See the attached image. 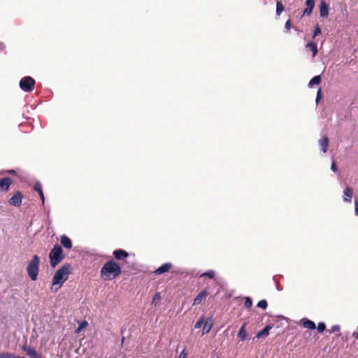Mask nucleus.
Wrapping results in <instances>:
<instances>
[{
    "label": "nucleus",
    "mask_w": 358,
    "mask_h": 358,
    "mask_svg": "<svg viewBox=\"0 0 358 358\" xmlns=\"http://www.w3.org/2000/svg\"><path fill=\"white\" fill-rule=\"evenodd\" d=\"M121 273V266L112 259L103 264L100 271V275L103 280H112L117 278Z\"/></svg>",
    "instance_id": "f257e3e1"
},
{
    "label": "nucleus",
    "mask_w": 358,
    "mask_h": 358,
    "mask_svg": "<svg viewBox=\"0 0 358 358\" xmlns=\"http://www.w3.org/2000/svg\"><path fill=\"white\" fill-rule=\"evenodd\" d=\"M71 266L69 264H64L59 269H58L53 278L51 286V290L57 292V289L67 280L69 275L70 274Z\"/></svg>",
    "instance_id": "f03ea898"
},
{
    "label": "nucleus",
    "mask_w": 358,
    "mask_h": 358,
    "mask_svg": "<svg viewBox=\"0 0 358 358\" xmlns=\"http://www.w3.org/2000/svg\"><path fill=\"white\" fill-rule=\"evenodd\" d=\"M50 262L52 267H55L64 258L63 250L61 245H55L49 254Z\"/></svg>",
    "instance_id": "7ed1b4c3"
},
{
    "label": "nucleus",
    "mask_w": 358,
    "mask_h": 358,
    "mask_svg": "<svg viewBox=\"0 0 358 358\" xmlns=\"http://www.w3.org/2000/svg\"><path fill=\"white\" fill-rule=\"evenodd\" d=\"M40 257L38 255H34L29 263L27 271L29 277L31 280H36L39 272Z\"/></svg>",
    "instance_id": "20e7f679"
},
{
    "label": "nucleus",
    "mask_w": 358,
    "mask_h": 358,
    "mask_svg": "<svg viewBox=\"0 0 358 358\" xmlns=\"http://www.w3.org/2000/svg\"><path fill=\"white\" fill-rule=\"evenodd\" d=\"M35 80L31 76H25L20 81V88L26 92H32L35 86Z\"/></svg>",
    "instance_id": "39448f33"
},
{
    "label": "nucleus",
    "mask_w": 358,
    "mask_h": 358,
    "mask_svg": "<svg viewBox=\"0 0 358 358\" xmlns=\"http://www.w3.org/2000/svg\"><path fill=\"white\" fill-rule=\"evenodd\" d=\"M23 194L21 192L17 191L14 193L13 196L8 200L10 205L15 207H20L22 204Z\"/></svg>",
    "instance_id": "423d86ee"
},
{
    "label": "nucleus",
    "mask_w": 358,
    "mask_h": 358,
    "mask_svg": "<svg viewBox=\"0 0 358 358\" xmlns=\"http://www.w3.org/2000/svg\"><path fill=\"white\" fill-rule=\"evenodd\" d=\"M13 182V180L9 177L0 179V192L8 191Z\"/></svg>",
    "instance_id": "0eeeda50"
},
{
    "label": "nucleus",
    "mask_w": 358,
    "mask_h": 358,
    "mask_svg": "<svg viewBox=\"0 0 358 358\" xmlns=\"http://www.w3.org/2000/svg\"><path fill=\"white\" fill-rule=\"evenodd\" d=\"M173 267V264L170 262L165 263L156 269L154 273L156 275H160L169 272Z\"/></svg>",
    "instance_id": "6e6552de"
},
{
    "label": "nucleus",
    "mask_w": 358,
    "mask_h": 358,
    "mask_svg": "<svg viewBox=\"0 0 358 358\" xmlns=\"http://www.w3.org/2000/svg\"><path fill=\"white\" fill-rule=\"evenodd\" d=\"M320 14L322 17H327L329 15V5L324 0L320 3Z\"/></svg>",
    "instance_id": "1a4fd4ad"
},
{
    "label": "nucleus",
    "mask_w": 358,
    "mask_h": 358,
    "mask_svg": "<svg viewBox=\"0 0 358 358\" xmlns=\"http://www.w3.org/2000/svg\"><path fill=\"white\" fill-rule=\"evenodd\" d=\"M319 145L321 148V150L324 154L327 152L329 147V140L327 136H324L321 139L318 141Z\"/></svg>",
    "instance_id": "9d476101"
},
{
    "label": "nucleus",
    "mask_w": 358,
    "mask_h": 358,
    "mask_svg": "<svg viewBox=\"0 0 358 358\" xmlns=\"http://www.w3.org/2000/svg\"><path fill=\"white\" fill-rule=\"evenodd\" d=\"M113 254L117 260H123L129 255L127 251L122 249L115 250Z\"/></svg>",
    "instance_id": "9b49d317"
},
{
    "label": "nucleus",
    "mask_w": 358,
    "mask_h": 358,
    "mask_svg": "<svg viewBox=\"0 0 358 358\" xmlns=\"http://www.w3.org/2000/svg\"><path fill=\"white\" fill-rule=\"evenodd\" d=\"M353 196V189L352 187L348 186L343 192V201L347 203H350Z\"/></svg>",
    "instance_id": "f8f14e48"
},
{
    "label": "nucleus",
    "mask_w": 358,
    "mask_h": 358,
    "mask_svg": "<svg viewBox=\"0 0 358 358\" xmlns=\"http://www.w3.org/2000/svg\"><path fill=\"white\" fill-rule=\"evenodd\" d=\"M209 292L206 289L202 290L199 294L194 298L193 305H199L201 303L202 300L204 299Z\"/></svg>",
    "instance_id": "ddd939ff"
},
{
    "label": "nucleus",
    "mask_w": 358,
    "mask_h": 358,
    "mask_svg": "<svg viewBox=\"0 0 358 358\" xmlns=\"http://www.w3.org/2000/svg\"><path fill=\"white\" fill-rule=\"evenodd\" d=\"M272 328V326L270 324L266 325L262 331H259L256 336L254 338H266L269 334V331Z\"/></svg>",
    "instance_id": "4468645a"
},
{
    "label": "nucleus",
    "mask_w": 358,
    "mask_h": 358,
    "mask_svg": "<svg viewBox=\"0 0 358 358\" xmlns=\"http://www.w3.org/2000/svg\"><path fill=\"white\" fill-rule=\"evenodd\" d=\"M306 8L303 11L304 15H309L312 13L315 6V0H306Z\"/></svg>",
    "instance_id": "2eb2a0df"
},
{
    "label": "nucleus",
    "mask_w": 358,
    "mask_h": 358,
    "mask_svg": "<svg viewBox=\"0 0 358 358\" xmlns=\"http://www.w3.org/2000/svg\"><path fill=\"white\" fill-rule=\"evenodd\" d=\"M301 323L302 324L303 327L306 329L313 330L316 328L315 322L307 318H303L301 320Z\"/></svg>",
    "instance_id": "dca6fc26"
},
{
    "label": "nucleus",
    "mask_w": 358,
    "mask_h": 358,
    "mask_svg": "<svg viewBox=\"0 0 358 358\" xmlns=\"http://www.w3.org/2000/svg\"><path fill=\"white\" fill-rule=\"evenodd\" d=\"M213 325V322L211 318L204 320L202 333L206 334L210 332Z\"/></svg>",
    "instance_id": "f3484780"
},
{
    "label": "nucleus",
    "mask_w": 358,
    "mask_h": 358,
    "mask_svg": "<svg viewBox=\"0 0 358 358\" xmlns=\"http://www.w3.org/2000/svg\"><path fill=\"white\" fill-rule=\"evenodd\" d=\"M247 336H248V333L246 331V323H244L241 326V327L238 333V337L241 341H245Z\"/></svg>",
    "instance_id": "a211bd4d"
},
{
    "label": "nucleus",
    "mask_w": 358,
    "mask_h": 358,
    "mask_svg": "<svg viewBox=\"0 0 358 358\" xmlns=\"http://www.w3.org/2000/svg\"><path fill=\"white\" fill-rule=\"evenodd\" d=\"M61 243L66 249H71L72 248V241L66 235L61 236Z\"/></svg>",
    "instance_id": "6ab92c4d"
},
{
    "label": "nucleus",
    "mask_w": 358,
    "mask_h": 358,
    "mask_svg": "<svg viewBox=\"0 0 358 358\" xmlns=\"http://www.w3.org/2000/svg\"><path fill=\"white\" fill-rule=\"evenodd\" d=\"M306 47L312 52L313 57H315L318 52L317 44L315 42L311 41L308 43Z\"/></svg>",
    "instance_id": "aec40b11"
},
{
    "label": "nucleus",
    "mask_w": 358,
    "mask_h": 358,
    "mask_svg": "<svg viewBox=\"0 0 358 358\" xmlns=\"http://www.w3.org/2000/svg\"><path fill=\"white\" fill-rule=\"evenodd\" d=\"M34 189L35 191H36L38 193V194H39V196L41 197V201H42V202L43 203L45 199H44V194H43V190H42L41 185L40 183H38V182L36 183L34 187Z\"/></svg>",
    "instance_id": "412c9836"
},
{
    "label": "nucleus",
    "mask_w": 358,
    "mask_h": 358,
    "mask_svg": "<svg viewBox=\"0 0 358 358\" xmlns=\"http://www.w3.org/2000/svg\"><path fill=\"white\" fill-rule=\"evenodd\" d=\"M321 76H315L309 82L308 86L312 87L314 85H319L321 83Z\"/></svg>",
    "instance_id": "4be33fe9"
},
{
    "label": "nucleus",
    "mask_w": 358,
    "mask_h": 358,
    "mask_svg": "<svg viewBox=\"0 0 358 358\" xmlns=\"http://www.w3.org/2000/svg\"><path fill=\"white\" fill-rule=\"evenodd\" d=\"M23 349L24 350L27 351V354L31 358H36L38 356L37 352L34 348H29L27 349L26 348H24Z\"/></svg>",
    "instance_id": "5701e85b"
},
{
    "label": "nucleus",
    "mask_w": 358,
    "mask_h": 358,
    "mask_svg": "<svg viewBox=\"0 0 358 358\" xmlns=\"http://www.w3.org/2000/svg\"><path fill=\"white\" fill-rule=\"evenodd\" d=\"M0 358H25L24 357H15L10 352H1L0 353Z\"/></svg>",
    "instance_id": "b1692460"
},
{
    "label": "nucleus",
    "mask_w": 358,
    "mask_h": 358,
    "mask_svg": "<svg viewBox=\"0 0 358 358\" xmlns=\"http://www.w3.org/2000/svg\"><path fill=\"white\" fill-rule=\"evenodd\" d=\"M283 10L284 6L282 3L280 1H278L276 2V15L279 16Z\"/></svg>",
    "instance_id": "393cba45"
},
{
    "label": "nucleus",
    "mask_w": 358,
    "mask_h": 358,
    "mask_svg": "<svg viewBox=\"0 0 358 358\" xmlns=\"http://www.w3.org/2000/svg\"><path fill=\"white\" fill-rule=\"evenodd\" d=\"M200 277H208L210 279H213L215 277V271L213 270H209L203 273H202Z\"/></svg>",
    "instance_id": "a878e982"
},
{
    "label": "nucleus",
    "mask_w": 358,
    "mask_h": 358,
    "mask_svg": "<svg viewBox=\"0 0 358 358\" xmlns=\"http://www.w3.org/2000/svg\"><path fill=\"white\" fill-rule=\"evenodd\" d=\"M161 300V296L159 292L156 293L152 300V304L156 306L157 303Z\"/></svg>",
    "instance_id": "bb28decb"
},
{
    "label": "nucleus",
    "mask_w": 358,
    "mask_h": 358,
    "mask_svg": "<svg viewBox=\"0 0 358 358\" xmlns=\"http://www.w3.org/2000/svg\"><path fill=\"white\" fill-rule=\"evenodd\" d=\"M267 306H268V303H267L266 300H265V299H262V300L259 301L257 305V306L258 308H260L262 309H266L267 308Z\"/></svg>",
    "instance_id": "cd10ccee"
},
{
    "label": "nucleus",
    "mask_w": 358,
    "mask_h": 358,
    "mask_svg": "<svg viewBox=\"0 0 358 358\" xmlns=\"http://www.w3.org/2000/svg\"><path fill=\"white\" fill-rule=\"evenodd\" d=\"M317 331L320 333H322L326 329V324L324 322H320L317 327Z\"/></svg>",
    "instance_id": "c85d7f7f"
},
{
    "label": "nucleus",
    "mask_w": 358,
    "mask_h": 358,
    "mask_svg": "<svg viewBox=\"0 0 358 358\" xmlns=\"http://www.w3.org/2000/svg\"><path fill=\"white\" fill-rule=\"evenodd\" d=\"M204 322V317H201L195 324L194 328L199 329L203 324Z\"/></svg>",
    "instance_id": "c756f323"
},
{
    "label": "nucleus",
    "mask_w": 358,
    "mask_h": 358,
    "mask_svg": "<svg viewBox=\"0 0 358 358\" xmlns=\"http://www.w3.org/2000/svg\"><path fill=\"white\" fill-rule=\"evenodd\" d=\"M244 306L247 308H250L252 306V301L250 297H246L244 303Z\"/></svg>",
    "instance_id": "7c9ffc66"
},
{
    "label": "nucleus",
    "mask_w": 358,
    "mask_h": 358,
    "mask_svg": "<svg viewBox=\"0 0 358 358\" xmlns=\"http://www.w3.org/2000/svg\"><path fill=\"white\" fill-rule=\"evenodd\" d=\"M321 32L322 31L320 25L317 24L315 27L313 37H316L317 35L320 34Z\"/></svg>",
    "instance_id": "2f4dec72"
},
{
    "label": "nucleus",
    "mask_w": 358,
    "mask_h": 358,
    "mask_svg": "<svg viewBox=\"0 0 358 358\" xmlns=\"http://www.w3.org/2000/svg\"><path fill=\"white\" fill-rule=\"evenodd\" d=\"M321 99H322V89L319 88L317 90V96H316V99H315L316 103H318Z\"/></svg>",
    "instance_id": "473e14b6"
},
{
    "label": "nucleus",
    "mask_w": 358,
    "mask_h": 358,
    "mask_svg": "<svg viewBox=\"0 0 358 358\" xmlns=\"http://www.w3.org/2000/svg\"><path fill=\"white\" fill-rule=\"evenodd\" d=\"M340 329H341V328H340L339 325H337V324L334 325L331 328L330 333L339 332Z\"/></svg>",
    "instance_id": "72a5a7b5"
},
{
    "label": "nucleus",
    "mask_w": 358,
    "mask_h": 358,
    "mask_svg": "<svg viewBox=\"0 0 358 358\" xmlns=\"http://www.w3.org/2000/svg\"><path fill=\"white\" fill-rule=\"evenodd\" d=\"M291 26H292L291 20H287V22H285V28L287 32L289 31V30L291 29Z\"/></svg>",
    "instance_id": "f704fd0d"
},
{
    "label": "nucleus",
    "mask_w": 358,
    "mask_h": 358,
    "mask_svg": "<svg viewBox=\"0 0 358 358\" xmlns=\"http://www.w3.org/2000/svg\"><path fill=\"white\" fill-rule=\"evenodd\" d=\"M331 169L334 172H336L338 171L337 165L334 160L332 162Z\"/></svg>",
    "instance_id": "c9c22d12"
},
{
    "label": "nucleus",
    "mask_w": 358,
    "mask_h": 358,
    "mask_svg": "<svg viewBox=\"0 0 358 358\" xmlns=\"http://www.w3.org/2000/svg\"><path fill=\"white\" fill-rule=\"evenodd\" d=\"M187 354L185 350H183L179 355L178 358H187Z\"/></svg>",
    "instance_id": "e433bc0d"
},
{
    "label": "nucleus",
    "mask_w": 358,
    "mask_h": 358,
    "mask_svg": "<svg viewBox=\"0 0 358 358\" xmlns=\"http://www.w3.org/2000/svg\"><path fill=\"white\" fill-rule=\"evenodd\" d=\"M87 325V322L86 321L83 322L82 324H80V327L78 328L77 331H80L81 329L85 327Z\"/></svg>",
    "instance_id": "4c0bfd02"
},
{
    "label": "nucleus",
    "mask_w": 358,
    "mask_h": 358,
    "mask_svg": "<svg viewBox=\"0 0 358 358\" xmlns=\"http://www.w3.org/2000/svg\"><path fill=\"white\" fill-rule=\"evenodd\" d=\"M355 213L356 215H358V200L355 201Z\"/></svg>",
    "instance_id": "58836bf2"
},
{
    "label": "nucleus",
    "mask_w": 358,
    "mask_h": 358,
    "mask_svg": "<svg viewBox=\"0 0 358 358\" xmlns=\"http://www.w3.org/2000/svg\"><path fill=\"white\" fill-rule=\"evenodd\" d=\"M5 49V45L2 42H0V50H3Z\"/></svg>",
    "instance_id": "ea45409f"
},
{
    "label": "nucleus",
    "mask_w": 358,
    "mask_h": 358,
    "mask_svg": "<svg viewBox=\"0 0 358 358\" xmlns=\"http://www.w3.org/2000/svg\"><path fill=\"white\" fill-rule=\"evenodd\" d=\"M217 358H221V357H217Z\"/></svg>",
    "instance_id": "a19ab883"
}]
</instances>
